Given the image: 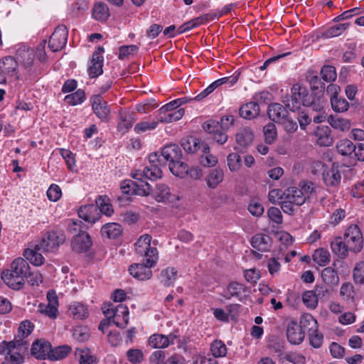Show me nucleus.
Listing matches in <instances>:
<instances>
[{"label":"nucleus","mask_w":364,"mask_h":364,"mask_svg":"<svg viewBox=\"0 0 364 364\" xmlns=\"http://www.w3.org/2000/svg\"><path fill=\"white\" fill-rule=\"evenodd\" d=\"M143 178L135 179L136 181L129 179L122 181L120 184V188L124 196L119 197L118 200L127 203L131 201V198L129 196L130 195L149 196L151 192V186L149 183L144 181Z\"/></svg>","instance_id":"2"},{"label":"nucleus","mask_w":364,"mask_h":364,"mask_svg":"<svg viewBox=\"0 0 364 364\" xmlns=\"http://www.w3.org/2000/svg\"><path fill=\"white\" fill-rule=\"evenodd\" d=\"M38 312L51 319H54L58 316V310L57 308L50 306L49 304L41 303L38 306Z\"/></svg>","instance_id":"60"},{"label":"nucleus","mask_w":364,"mask_h":364,"mask_svg":"<svg viewBox=\"0 0 364 364\" xmlns=\"http://www.w3.org/2000/svg\"><path fill=\"white\" fill-rule=\"evenodd\" d=\"M65 240V235L61 232H48L38 243L42 252H52L58 250Z\"/></svg>","instance_id":"9"},{"label":"nucleus","mask_w":364,"mask_h":364,"mask_svg":"<svg viewBox=\"0 0 364 364\" xmlns=\"http://www.w3.org/2000/svg\"><path fill=\"white\" fill-rule=\"evenodd\" d=\"M246 291L247 289L242 284L237 282H231L228 284L227 289L225 291L224 296L227 299H230L232 297H236L241 299L243 294Z\"/></svg>","instance_id":"28"},{"label":"nucleus","mask_w":364,"mask_h":364,"mask_svg":"<svg viewBox=\"0 0 364 364\" xmlns=\"http://www.w3.org/2000/svg\"><path fill=\"white\" fill-rule=\"evenodd\" d=\"M92 16L97 21H107L109 17L108 6L102 2L96 3L92 9Z\"/></svg>","instance_id":"40"},{"label":"nucleus","mask_w":364,"mask_h":364,"mask_svg":"<svg viewBox=\"0 0 364 364\" xmlns=\"http://www.w3.org/2000/svg\"><path fill=\"white\" fill-rule=\"evenodd\" d=\"M18 62L12 56H6L0 60V70L6 75L12 77L17 74Z\"/></svg>","instance_id":"27"},{"label":"nucleus","mask_w":364,"mask_h":364,"mask_svg":"<svg viewBox=\"0 0 364 364\" xmlns=\"http://www.w3.org/2000/svg\"><path fill=\"white\" fill-rule=\"evenodd\" d=\"M321 277L323 281L328 285L335 286L338 284L339 277L336 271L332 267H326L321 272Z\"/></svg>","instance_id":"45"},{"label":"nucleus","mask_w":364,"mask_h":364,"mask_svg":"<svg viewBox=\"0 0 364 364\" xmlns=\"http://www.w3.org/2000/svg\"><path fill=\"white\" fill-rule=\"evenodd\" d=\"M349 23H343L333 26L328 28L323 34L326 38H333L340 36L347 28H348Z\"/></svg>","instance_id":"55"},{"label":"nucleus","mask_w":364,"mask_h":364,"mask_svg":"<svg viewBox=\"0 0 364 364\" xmlns=\"http://www.w3.org/2000/svg\"><path fill=\"white\" fill-rule=\"evenodd\" d=\"M321 75L324 82H333L337 76L336 68L332 65H323L321 70Z\"/></svg>","instance_id":"59"},{"label":"nucleus","mask_w":364,"mask_h":364,"mask_svg":"<svg viewBox=\"0 0 364 364\" xmlns=\"http://www.w3.org/2000/svg\"><path fill=\"white\" fill-rule=\"evenodd\" d=\"M86 99L85 92L78 89L76 92L68 95L65 97V101L71 106H75L82 104Z\"/></svg>","instance_id":"49"},{"label":"nucleus","mask_w":364,"mask_h":364,"mask_svg":"<svg viewBox=\"0 0 364 364\" xmlns=\"http://www.w3.org/2000/svg\"><path fill=\"white\" fill-rule=\"evenodd\" d=\"M350 251L359 252L363 247V237L360 228L357 225H350L343 237Z\"/></svg>","instance_id":"8"},{"label":"nucleus","mask_w":364,"mask_h":364,"mask_svg":"<svg viewBox=\"0 0 364 364\" xmlns=\"http://www.w3.org/2000/svg\"><path fill=\"white\" fill-rule=\"evenodd\" d=\"M313 259L318 265L325 266L330 262V253L323 248H319L315 250Z\"/></svg>","instance_id":"51"},{"label":"nucleus","mask_w":364,"mask_h":364,"mask_svg":"<svg viewBox=\"0 0 364 364\" xmlns=\"http://www.w3.org/2000/svg\"><path fill=\"white\" fill-rule=\"evenodd\" d=\"M251 245L254 249L259 252H267L272 246V238L265 234H256L251 240Z\"/></svg>","instance_id":"24"},{"label":"nucleus","mask_w":364,"mask_h":364,"mask_svg":"<svg viewBox=\"0 0 364 364\" xmlns=\"http://www.w3.org/2000/svg\"><path fill=\"white\" fill-rule=\"evenodd\" d=\"M168 166L171 172L178 177L184 178L188 176V166L186 164L182 162L181 159L169 164Z\"/></svg>","instance_id":"47"},{"label":"nucleus","mask_w":364,"mask_h":364,"mask_svg":"<svg viewBox=\"0 0 364 364\" xmlns=\"http://www.w3.org/2000/svg\"><path fill=\"white\" fill-rule=\"evenodd\" d=\"M151 237L148 234L141 235L135 243V250L137 255L144 259H153L158 261V250L151 246Z\"/></svg>","instance_id":"10"},{"label":"nucleus","mask_w":364,"mask_h":364,"mask_svg":"<svg viewBox=\"0 0 364 364\" xmlns=\"http://www.w3.org/2000/svg\"><path fill=\"white\" fill-rule=\"evenodd\" d=\"M184 109L181 108L177 109L176 111H169L166 113H160V109L159 110V114L157 115V121L158 122L162 123H171L173 122H176L181 119L184 115Z\"/></svg>","instance_id":"38"},{"label":"nucleus","mask_w":364,"mask_h":364,"mask_svg":"<svg viewBox=\"0 0 364 364\" xmlns=\"http://www.w3.org/2000/svg\"><path fill=\"white\" fill-rule=\"evenodd\" d=\"M314 134L316 142L322 146H329L333 144V137L331 135V129L328 126H318Z\"/></svg>","instance_id":"22"},{"label":"nucleus","mask_w":364,"mask_h":364,"mask_svg":"<svg viewBox=\"0 0 364 364\" xmlns=\"http://www.w3.org/2000/svg\"><path fill=\"white\" fill-rule=\"evenodd\" d=\"M282 102L287 109L294 112L299 110L301 105L309 106L311 103V95L306 87L296 83L291 89V95L283 97Z\"/></svg>","instance_id":"1"},{"label":"nucleus","mask_w":364,"mask_h":364,"mask_svg":"<svg viewBox=\"0 0 364 364\" xmlns=\"http://www.w3.org/2000/svg\"><path fill=\"white\" fill-rule=\"evenodd\" d=\"M224 179V172L220 168H215L210 171L205 177V182L208 188L214 189Z\"/></svg>","instance_id":"31"},{"label":"nucleus","mask_w":364,"mask_h":364,"mask_svg":"<svg viewBox=\"0 0 364 364\" xmlns=\"http://www.w3.org/2000/svg\"><path fill=\"white\" fill-rule=\"evenodd\" d=\"M75 355L78 358L80 364H95L96 358L90 355L88 349L80 350L77 348Z\"/></svg>","instance_id":"53"},{"label":"nucleus","mask_w":364,"mask_h":364,"mask_svg":"<svg viewBox=\"0 0 364 364\" xmlns=\"http://www.w3.org/2000/svg\"><path fill=\"white\" fill-rule=\"evenodd\" d=\"M210 351L215 358L224 357L227 354V348L221 341H214L210 346Z\"/></svg>","instance_id":"57"},{"label":"nucleus","mask_w":364,"mask_h":364,"mask_svg":"<svg viewBox=\"0 0 364 364\" xmlns=\"http://www.w3.org/2000/svg\"><path fill=\"white\" fill-rule=\"evenodd\" d=\"M181 145L188 154H195L199 149H202L203 154L210 151V148L206 143L193 136L183 138L181 141Z\"/></svg>","instance_id":"13"},{"label":"nucleus","mask_w":364,"mask_h":364,"mask_svg":"<svg viewBox=\"0 0 364 364\" xmlns=\"http://www.w3.org/2000/svg\"><path fill=\"white\" fill-rule=\"evenodd\" d=\"M259 106L255 102H250L243 105L240 109V114L247 119H252L259 114Z\"/></svg>","instance_id":"33"},{"label":"nucleus","mask_w":364,"mask_h":364,"mask_svg":"<svg viewBox=\"0 0 364 364\" xmlns=\"http://www.w3.org/2000/svg\"><path fill=\"white\" fill-rule=\"evenodd\" d=\"M68 31L65 26H58L52 33L48 42V47L53 52H57L63 48L68 40Z\"/></svg>","instance_id":"11"},{"label":"nucleus","mask_w":364,"mask_h":364,"mask_svg":"<svg viewBox=\"0 0 364 364\" xmlns=\"http://www.w3.org/2000/svg\"><path fill=\"white\" fill-rule=\"evenodd\" d=\"M120 119L121 122L117 125V129L120 132L125 133L132 127L134 119L129 114H122Z\"/></svg>","instance_id":"61"},{"label":"nucleus","mask_w":364,"mask_h":364,"mask_svg":"<svg viewBox=\"0 0 364 364\" xmlns=\"http://www.w3.org/2000/svg\"><path fill=\"white\" fill-rule=\"evenodd\" d=\"M71 351V348L69 346L65 345L55 348L51 350L49 358L50 360H60L66 357Z\"/></svg>","instance_id":"58"},{"label":"nucleus","mask_w":364,"mask_h":364,"mask_svg":"<svg viewBox=\"0 0 364 364\" xmlns=\"http://www.w3.org/2000/svg\"><path fill=\"white\" fill-rule=\"evenodd\" d=\"M122 233V226L115 223H107L101 228V234L109 239H116Z\"/></svg>","instance_id":"35"},{"label":"nucleus","mask_w":364,"mask_h":364,"mask_svg":"<svg viewBox=\"0 0 364 364\" xmlns=\"http://www.w3.org/2000/svg\"><path fill=\"white\" fill-rule=\"evenodd\" d=\"M228 165L231 171H236L240 169L242 164L240 156L237 153H231L227 158Z\"/></svg>","instance_id":"63"},{"label":"nucleus","mask_w":364,"mask_h":364,"mask_svg":"<svg viewBox=\"0 0 364 364\" xmlns=\"http://www.w3.org/2000/svg\"><path fill=\"white\" fill-rule=\"evenodd\" d=\"M68 312L74 319H84L89 314L87 307L77 301H73L70 304Z\"/></svg>","instance_id":"34"},{"label":"nucleus","mask_w":364,"mask_h":364,"mask_svg":"<svg viewBox=\"0 0 364 364\" xmlns=\"http://www.w3.org/2000/svg\"><path fill=\"white\" fill-rule=\"evenodd\" d=\"M203 129L205 132L212 134L213 138L220 144H225L228 140V135L220 128L219 122L210 121L203 124Z\"/></svg>","instance_id":"16"},{"label":"nucleus","mask_w":364,"mask_h":364,"mask_svg":"<svg viewBox=\"0 0 364 364\" xmlns=\"http://www.w3.org/2000/svg\"><path fill=\"white\" fill-rule=\"evenodd\" d=\"M1 279L7 286L15 290L21 289L24 284V279L9 269L2 272Z\"/></svg>","instance_id":"25"},{"label":"nucleus","mask_w":364,"mask_h":364,"mask_svg":"<svg viewBox=\"0 0 364 364\" xmlns=\"http://www.w3.org/2000/svg\"><path fill=\"white\" fill-rule=\"evenodd\" d=\"M42 252V248H40L38 244H36L33 247L26 249L23 252V256L33 265L41 266L45 261Z\"/></svg>","instance_id":"26"},{"label":"nucleus","mask_w":364,"mask_h":364,"mask_svg":"<svg viewBox=\"0 0 364 364\" xmlns=\"http://www.w3.org/2000/svg\"><path fill=\"white\" fill-rule=\"evenodd\" d=\"M331 107L336 112H344L348 109L349 103L343 97H334L331 100Z\"/></svg>","instance_id":"54"},{"label":"nucleus","mask_w":364,"mask_h":364,"mask_svg":"<svg viewBox=\"0 0 364 364\" xmlns=\"http://www.w3.org/2000/svg\"><path fill=\"white\" fill-rule=\"evenodd\" d=\"M305 203V197L302 190L299 187H289L284 191L283 200L280 201L281 208L284 213L293 215L296 206Z\"/></svg>","instance_id":"5"},{"label":"nucleus","mask_w":364,"mask_h":364,"mask_svg":"<svg viewBox=\"0 0 364 364\" xmlns=\"http://www.w3.org/2000/svg\"><path fill=\"white\" fill-rule=\"evenodd\" d=\"M337 151L343 156L353 157V152L355 151V144L348 139H341L336 144Z\"/></svg>","instance_id":"41"},{"label":"nucleus","mask_w":364,"mask_h":364,"mask_svg":"<svg viewBox=\"0 0 364 364\" xmlns=\"http://www.w3.org/2000/svg\"><path fill=\"white\" fill-rule=\"evenodd\" d=\"M161 156L164 161H169V164H171L181 159L182 152L177 144H171L162 149Z\"/></svg>","instance_id":"21"},{"label":"nucleus","mask_w":364,"mask_h":364,"mask_svg":"<svg viewBox=\"0 0 364 364\" xmlns=\"http://www.w3.org/2000/svg\"><path fill=\"white\" fill-rule=\"evenodd\" d=\"M323 179L325 184L328 187H337L341 180L339 166L333 164L331 168L323 173Z\"/></svg>","instance_id":"20"},{"label":"nucleus","mask_w":364,"mask_h":364,"mask_svg":"<svg viewBox=\"0 0 364 364\" xmlns=\"http://www.w3.org/2000/svg\"><path fill=\"white\" fill-rule=\"evenodd\" d=\"M102 312L107 318L112 321L117 327L124 328L129 323V309L127 306L119 304L114 306L113 304H105Z\"/></svg>","instance_id":"4"},{"label":"nucleus","mask_w":364,"mask_h":364,"mask_svg":"<svg viewBox=\"0 0 364 364\" xmlns=\"http://www.w3.org/2000/svg\"><path fill=\"white\" fill-rule=\"evenodd\" d=\"M267 348L271 353L277 355L279 360H282V357L285 352L284 341L278 338H272L268 342Z\"/></svg>","instance_id":"42"},{"label":"nucleus","mask_w":364,"mask_h":364,"mask_svg":"<svg viewBox=\"0 0 364 364\" xmlns=\"http://www.w3.org/2000/svg\"><path fill=\"white\" fill-rule=\"evenodd\" d=\"M157 261L153 259H143L141 263H134L129 266V272L135 279L139 281H146L152 277L151 268L154 267Z\"/></svg>","instance_id":"7"},{"label":"nucleus","mask_w":364,"mask_h":364,"mask_svg":"<svg viewBox=\"0 0 364 364\" xmlns=\"http://www.w3.org/2000/svg\"><path fill=\"white\" fill-rule=\"evenodd\" d=\"M92 108L96 116L103 122L108 121L110 115V109L107 102L100 95H94L90 98Z\"/></svg>","instance_id":"12"},{"label":"nucleus","mask_w":364,"mask_h":364,"mask_svg":"<svg viewBox=\"0 0 364 364\" xmlns=\"http://www.w3.org/2000/svg\"><path fill=\"white\" fill-rule=\"evenodd\" d=\"M151 194L157 202L164 203L169 200L171 192L170 188L166 184L160 183L156 184L154 190L151 189Z\"/></svg>","instance_id":"30"},{"label":"nucleus","mask_w":364,"mask_h":364,"mask_svg":"<svg viewBox=\"0 0 364 364\" xmlns=\"http://www.w3.org/2000/svg\"><path fill=\"white\" fill-rule=\"evenodd\" d=\"M265 142L272 144L277 136V128L274 123L269 122L263 128Z\"/></svg>","instance_id":"56"},{"label":"nucleus","mask_w":364,"mask_h":364,"mask_svg":"<svg viewBox=\"0 0 364 364\" xmlns=\"http://www.w3.org/2000/svg\"><path fill=\"white\" fill-rule=\"evenodd\" d=\"M353 280L356 284H364V261L356 264L353 269Z\"/></svg>","instance_id":"64"},{"label":"nucleus","mask_w":364,"mask_h":364,"mask_svg":"<svg viewBox=\"0 0 364 364\" xmlns=\"http://www.w3.org/2000/svg\"><path fill=\"white\" fill-rule=\"evenodd\" d=\"M149 345L152 348H166L168 343L163 334H153L149 338Z\"/></svg>","instance_id":"50"},{"label":"nucleus","mask_w":364,"mask_h":364,"mask_svg":"<svg viewBox=\"0 0 364 364\" xmlns=\"http://www.w3.org/2000/svg\"><path fill=\"white\" fill-rule=\"evenodd\" d=\"M71 245L73 250L77 252H87L92 245L91 237L89 234L82 232L73 237Z\"/></svg>","instance_id":"17"},{"label":"nucleus","mask_w":364,"mask_h":364,"mask_svg":"<svg viewBox=\"0 0 364 364\" xmlns=\"http://www.w3.org/2000/svg\"><path fill=\"white\" fill-rule=\"evenodd\" d=\"M96 204L97 206V210L100 213H103L106 215H111L113 213V209L112 205L109 202V198L107 196H100L95 200Z\"/></svg>","instance_id":"48"},{"label":"nucleus","mask_w":364,"mask_h":364,"mask_svg":"<svg viewBox=\"0 0 364 364\" xmlns=\"http://www.w3.org/2000/svg\"><path fill=\"white\" fill-rule=\"evenodd\" d=\"M78 215L85 221L91 223H95L100 218V213L97 210V206L95 204L81 206L78 210Z\"/></svg>","instance_id":"18"},{"label":"nucleus","mask_w":364,"mask_h":364,"mask_svg":"<svg viewBox=\"0 0 364 364\" xmlns=\"http://www.w3.org/2000/svg\"><path fill=\"white\" fill-rule=\"evenodd\" d=\"M287 338L288 341L293 345H299L305 338L304 331L296 321H291L287 327Z\"/></svg>","instance_id":"14"},{"label":"nucleus","mask_w":364,"mask_h":364,"mask_svg":"<svg viewBox=\"0 0 364 364\" xmlns=\"http://www.w3.org/2000/svg\"><path fill=\"white\" fill-rule=\"evenodd\" d=\"M29 269L28 263L24 259L18 257L12 262L11 269L9 270L24 279L29 274Z\"/></svg>","instance_id":"32"},{"label":"nucleus","mask_w":364,"mask_h":364,"mask_svg":"<svg viewBox=\"0 0 364 364\" xmlns=\"http://www.w3.org/2000/svg\"><path fill=\"white\" fill-rule=\"evenodd\" d=\"M304 304L309 309H314L318 305V299L314 291H306L302 295Z\"/></svg>","instance_id":"62"},{"label":"nucleus","mask_w":364,"mask_h":364,"mask_svg":"<svg viewBox=\"0 0 364 364\" xmlns=\"http://www.w3.org/2000/svg\"><path fill=\"white\" fill-rule=\"evenodd\" d=\"M328 124L334 129L345 131L350 128V123L347 119L330 115L327 119Z\"/></svg>","instance_id":"46"},{"label":"nucleus","mask_w":364,"mask_h":364,"mask_svg":"<svg viewBox=\"0 0 364 364\" xmlns=\"http://www.w3.org/2000/svg\"><path fill=\"white\" fill-rule=\"evenodd\" d=\"M235 137L237 144L242 149H245L252 144L254 133L250 128L245 127L238 131Z\"/></svg>","instance_id":"29"},{"label":"nucleus","mask_w":364,"mask_h":364,"mask_svg":"<svg viewBox=\"0 0 364 364\" xmlns=\"http://www.w3.org/2000/svg\"><path fill=\"white\" fill-rule=\"evenodd\" d=\"M347 243L341 237L335 238L331 242V247L333 253L337 255L341 258H344L347 256L348 252L350 250L347 247Z\"/></svg>","instance_id":"39"},{"label":"nucleus","mask_w":364,"mask_h":364,"mask_svg":"<svg viewBox=\"0 0 364 364\" xmlns=\"http://www.w3.org/2000/svg\"><path fill=\"white\" fill-rule=\"evenodd\" d=\"M103 56L99 53H93L91 60V65L89 66L88 72L91 77H95L102 73Z\"/></svg>","instance_id":"37"},{"label":"nucleus","mask_w":364,"mask_h":364,"mask_svg":"<svg viewBox=\"0 0 364 364\" xmlns=\"http://www.w3.org/2000/svg\"><path fill=\"white\" fill-rule=\"evenodd\" d=\"M16 60L26 68H29L33 65L35 53L34 50L26 46H21L16 53Z\"/></svg>","instance_id":"15"},{"label":"nucleus","mask_w":364,"mask_h":364,"mask_svg":"<svg viewBox=\"0 0 364 364\" xmlns=\"http://www.w3.org/2000/svg\"><path fill=\"white\" fill-rule=\"evenodd\" d=\"M285 105L283 106L279 103H272L269 105L267 114L272 121L279 124L287 117L288 111Z\"/></svg>","instance_id":"23"},{"label":"nucleus","mask_w":364,"mask_h":364,"mask_svg":"<svg viewBox=\"0 0 364 364\" xmlns=\"http://www.w3.org/2000/svg\"><path fill=\"white\" fill-rule=\"evenodd\" d=\"M177 270L174 267H168L161 270V283L166 287L171 286L176 279Z\"/></svg>","instance_id":"44"},{"label":"nucleus","mask_w":364,"mask_h":364,"mask_svg":"<svg viewBox=\"0 0 364 364\" xmlns=\"http://www.w3.org/2000/svg\"><path fill=\"white\" fill-rule=\"evenodd\" d=\"M150 165L146 166L143 171L137 170L132 173V176L134 179H140L145 178L149 180H156L161 178L162 171L160 168L164 159L161 154L153 153L149 156Z\"/></svg>","instance_id":"6"},{"label":"nucleus","mask_w":364,"mask_h":364,"mask_svg":"<svg viewBox=\"0 0 364 364\" xmlns=\"http://www.w3.org/2000/svg\"><path fill=\"white\" fill-rule=\"evenodd\" d=\"M28 341L21 338H14L9 341L4 362L6 364H22L24 362V355L28 350Z\"/></svg>","instance_id":"3"},{"label":"nucleus","mask_w":364,"mask_h":364,"mask_svg":"<svg viewBox=\"0 0 364 364\" xmlns=\"http://www.w3.org/2000/svg\"><path fill=\"white\" fill-rule=\"evenodd\" d=\"M34 328L33 324L28 320L23 321L18 327V334L15 337V338L23 339L28 337L31 332L33 331Z\"/></svg>","instance_id":"52"},{"label":"nucleus","mask_w":364,"mask_h":364,"mask_svg":"<svg viewBox=\"0 0 364 364\" xmlns=\"http://www.w3.org/2000/svg\"><path fill=\"white\" fill-rule=\"evenodd\" d=\"M299 325L302 330H307L309 333L318 329L317 321L310 314H303L300 318Z\"/></svg>","instance_id":"43"},{"label":"nucleus","mask_w":364,"mask_h":364,"mask_svg":"<svg viewBox=\"0 0 364 364\" xmlns=\"http://www.w3.org/2000/svg\"><path fill=\"white\" fill-rule=\"evenodd\" d=\"M306 79L309 82L311 89L313 91L317 90L318 93H323L325 89V84L318 77L316 72L309 70L306 74Z\"/></svg>","instance_id":"36"},{"label":"nucleus","mask_w":364,"mask_h":364,"mask_svg":"<svg viewBox=\"0 0 364 364\" xmlns=\"http://www.w3.org/2000/svg\"><path fill=\"white\" fill-rule=\"evenodd\" d=\"M50 351L51 345L50 343L40 340L35 341L31 349V355L39 360H44L47 357L49 358Z\"/></svg>","instance_id":"19"}]
</instances>
